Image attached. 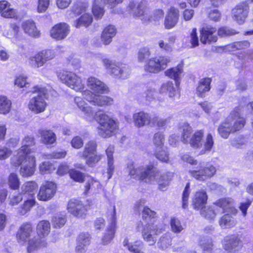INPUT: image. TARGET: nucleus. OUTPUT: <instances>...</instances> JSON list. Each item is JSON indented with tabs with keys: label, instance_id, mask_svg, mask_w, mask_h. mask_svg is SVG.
Returning a JSON list of instances; mask_svg holds the SVG:
<instances>
[{
	"label": "nucleus",
	"instance_id": "49",
	"mask_svg": "<svg viewBox=\"0 0 253 253\" xmlns=\"http://www.w3.org/2000/svg\"><path fill=\"white\" fill-rule=\"evenodd\" d=\"M55 169L56 168L49 162H43L39 166V170L42 174L50 173Z\"/></svg>",
	"mask_w": 253,
	"mask_h": 253
},
{
	"label": "nucleus",
	"instance_id": "38",
	"mask_svg": "<svg viewBox=\"0 0 253 253\" xmlns=\"http://www.w3.org/2000/svg\"><path fill=\"white\" fill-rule=\"evenodd\" d=\"M211 83V79L208 78L203 79L200 81L197 88V93L198 96L203 97L206 92L210 90Z\"/></svg>",
	"mask_w": 253,
	"mask_h": 253
},
{
	"label": "nucleus",
	"instance_id": "45",
	"mask_svg": "<svg viewBox=\"0 0 253 253\" xmlns=\"http://www.w3.org/2000/svg\"><path fill=\"white\" fill-rule=\"evenodd\" d=\"M93 20L92 15L89 13L82 15L76 22V27L79 28L81 26L87 27L90 25Z\"/></svg>",
	"mask_w": 253,
	"mask_h": 253
},
{
	"label": "nucleus",
	"instance_id": "33",
	"mask_svg": "<svg viewBox=\"0 0 253 253\" xmlns=\"http://www.w3.org/2000/svg\"><path fill=\"white\" fill-rule=\"evenodd\" d=\"M123 244L124 246L126 247L131 253H145L143 251L144 245L141 241L129 243L128 239H126L123 241Z\"/></svg>",
	"mask_w": 253,
	"mask_h": 253
},
{
	"label": "nucleus",
	"instance_id": "21",
	"mask_svg": "<svg viewBox=\"0 0 253 253\" xmlns=\"http://www.w3.org/2000/svg\"><path fill=\"white\" fill-rule=\"evenodd\" d=\"M66 73L64 74V84L76 91H81L84 88L81 79L73 73L66 72Z\"/></svg>",
	"mask_w": 253,
	"mask_h": 253
},
{
	"label": "nucleus",
	"instance_id": "16",
	"mask_svg": "<svg viewBox=\"0 0 253 253\" xmlns=\"http://www.w3.org/2000/svg\"><path fill=\"white\" fill-rule=\"evenodd\" d=\"M144 112H140L134 114L133 116V119L134 124L137 127H141L145 125L150 126L154 125L155 121L157 118Z\"/></svg>",
	"mask_w": 253,
	"mask_h": 253
},
{
	"label": "nucleus",
	"instance_id": "63",
	"mask_svg": "<svg viewBox=\"0 0 253 253\" xmlns=\"http://www.w3.org/2000/svg\"><path fill=\"white\" fill-rule=\"evenodd\" d=\"M143 219L145 221H148L149 222H152V219L156 216V213L147 207L144 208L142 211Z\"/></svg>",
	"mask_w": 253,
	"mask_h": 253
},
{
	"label": "nucleus",
	"instance_id": "57",
	"mask_svg": "<svg viewBox=\"0 0 253 253\" xmlns=\"http://www.w3.org/2000/svg\"><path fill=\"white\" fill-rule=\"evenodd\" d=\"M200 213L201 214L206 218L212 219L215 217L216 214L218 213V211H217L216 212H215L212 208L205 207L201 210Z\"/></svg>",
	"mask_w": 253,
	"mask_h": 253
},
{
	"label": "nucleus",
	"instance_id": "44",
	"mask_svg": "<svg viewBox=\"0 0 253 253\" xmlns=\"http://www.w3.org/2000/svg\"><path fill=\"white\" fill-rule=\"evenodd\" d=\"M199 244L202 249L204 253H211L213 247V244L211 239L202 237L199 240Z\"/></svg>",
	"mask_w": 253,
	"mask_h": 253
},
{
	"label": "nucleus",
	"instance_id": "47",
	"mask_svg": "<svg viewBox=\"0 0 253 253\" xmlns=\"http://www.w3.org/2000/svg\"><path fill=\"white\" fill-rule=\"evenodd\" d=\"M250 44L251 43L249 41L245 40L232 43L227 45V48L229 50L235 51L236 50H240L248 48L250 47Z\"/></svg>",
	"mask_w": 253,
	"mask_h": 253
},
{
	"label": "nucleus",
	"instance_id": "1",
	"mask_svg": "<svg viewBox=\"0 0 253 253\" xmlns=\"http://www.w3.org/2000/svg\"><path fill=\"white\" fill-rule=\"evenodd\" d=\"M50 223L48 220H41L36 226V235L33 236L34 228L33 224L29 222H24L16 233V241L20 245H26L28 253H33L47 246L46 237L50 232Z\"/></svg>",
	"mask_w": 253,
	"mask_h": 253
},
{
	"label": "nucleus",
	"instance_id": "13",
	"mask_svg": "<svg viewBox=\"0 0 253 253\" xmlns=\"http://www.w3.org/2000/svg\"><path fill=\"white\" fill-rule=\"evenodd\" d=\"M241 115H242V111L237 107L226 119L227 122L230 124L233 133L242 129L246 124L245 119L241 117Z\"/></svg>",
	"mask_w": 253,
	"mask_h": 253
},
{
	"label": "nucleus",
	"instance_id": "58",
	"mask_svg": "<svg viewBox=\"0 0 253 253\" xmlns=\"http://www.w3.org/2000/svg\"><path fill=\"white\" fill-rule=\"evenodd\" d=\"M165 141L164 135L161 132H157L154 134L153 137V143L158 149H161L164 147Z\"/></svg>",
	"mask_w": 253,
	"mask_h": 253
},
{
	"label": "nucleus",
	"instance_id": "53",
	"mask_svg": "<svg viewBox=\"0 0 253 253\" xmlns=\"http://www.w3.org/2000/svg\"><path fill=\"white\" fill-rule=\"evenodd\" d=\"M113 99L107 96H99L97 95L94 105L99 106H103L110 105L112 104Z\"/></svg>",
	"mask_w": 253,
	"mask_h": 253
},
{
	"label": "nucleus",
	"instance_id": "36",
	"mask_svg": "<svg viewBox=\"0 0 253 253\" xmlns=\"http://www.w3.org/2000/svg\"><path fill=\"white\" fill-rule=\"evenodd\" d=\"M204 132L202 130H197L191 136L188 143L194 148H201L203 145Z\"/></svg>",
	"mask_w": 253,
	"mask_h": 253
},
{
	"label": "nucleus",
	"instance_id": "43",
	"mask_svg": "<svg viewBox=\"0 0 253 253\" xmlns=\"http://www.w3.org/2000/svg\"><path fill=\"white\" fill-rule=\"evenodd\" d=\"M157 244L158 248L162 250H165L169 247L171 245V238L169 234L166 233L162 236Z\"/></svg>",
	"mask_w": 253,
	"mask_h": 253
},
{
	"label": "nucleus",
	"instance_id": "28",
	"mask_svg": "<svg viewBox=\"0 0 253 253\" xmlns=\"http://www.w3.org/2000/svg\"><path fill=\"white\" fill-rule=\"evenodd\" d=\"M173 176V173L170 172H166L159 174L157 170V174L156 178L151 181V182L156 180L159 184V188L162 191L165 190V188L169 185L170 181Z\"/></svg>",
	"mask_w": 253,
	"mask_h": 253
},
{
	"label": "nucleus",
	"instance_id": "39",
	"mask_svg": "<svg viewBox=\"0 0 253 253\" xmlns=\"http://www.w3.org/2000/svg\"><path fill=\"white\" fill-rule=\"evenodd\" d=\"M128 8L133 15L136 17L140 16L144 13V6L142 3H138L134 1H130Z\"/></svg>",
	"mask_w": 253,
	"mask_h": 253
},
{
	"label": "nucleus",
	"instance_id": "52",
	"mask_svg": "<svg viewBox=\"0 0 253 253\" xmlns=\"http://www.w3.org/2000/svg\"><path fill=\"white\" fill-rule=\"evenodd\" d=\"M192 131L193 130L191 126L188 124H184L182 128L181 137V141L184 143H188L189 142Z\"/></svg>",
	"mask_w": 253,
	"mask_h": 253
},
{
	"label": "nucleus",
	"instance_id": "2",
	"mask_svg": "<svg viewBox=\"0 0 253 253\" xmlns=\"http://www.w3.org/2000/svg\"><path fill=\"white\" fill-rule=\"evenodd\" d=\"M36 139L34 136H25L21 146L17 150L16 155L11 160V164L15 167L21 166L20 172L24 177L33 175L36 168V158L34 154L37 150Z\"/></svg>",
	"mask_w": 253,
	"mask_h": 253
},
{
	"label": "nucleus",
	"instance_id": "32",
	"mask_svg": "<svg viewBox=\"0 0 253 253\" xmlns=\"http://www.w3.org/2000/svg\"><path fill=\"white\" fill-rule=\"evenodd\" d=\"M123 244L124 246L126 247L131 253H145L143 251L144 245L141 241L129 243L128 239H126L123 241Z\"/></svg>",
	"mask_w": 253,
	"mask_h": 253
},
{
	"label": "nucleus",
	"instance_id": "4",
	"mask_svg": "<svg viewBox=\"0 0 253 253\" xmlns=\"http://www.w3.org/2000/svg\"><path fill=\"white\" fill-rule=\"evenodd\" d=\"M94 118L99 126L97 127L99 135L103 138H108L115 135L118 129V123L104 113H96Z\"/></svg>",
	"mask_w": 253,
	"mask_h": 253
},
{
	"label": "nucleus",
	"instance_id": "34",
	"mask_svg": "<svg viewBox=\"0 0 253 253\" xmlns=\"http://www.w3.org/2000/svg\"><path fill=\"white\" fill-rule=\"evenodd\" d=\"M38 189V184L34 181L25 182L22 187V193L28 194L31 198H35V192Z\"/></svg>",
	"mask_w": 253,
	"mask_h": 253
},
{
	"label": "nucleus",
	"instance_id": "17",
	"mask_svg": "<svg viewBox=\"0 0 253 253\" xmlns=\"http://www.w3.org/2000/svg\"><path fill=\"white\" fill-rule=\"evenodd\" d=\"M0 15L6 19L17 20L19 18L16 9L6 0H0Z\"/></svg>",
	"mask_w": 253,
	"mask_h": 253
},
{
	"label": "nucleus",
	"instance_id": "24",
	"mask_svg": "<svg viewBox=\"0 0 253 253\" xmlns=\"http://www.w3.org/2000/svg\"><path fill=\"white\" fill-rule=\"evenodd\" d=\"M87 85L94 94H102L108 91V88L101 81L95 77L87 79Z\"/></svg>",
	"mask_w": 253,
	"mask_h": 253
},
{
	"label": "nucleus",
	"instance_id": "42",
	"mask_svg": "<svg viewBox=\"0 0 253 253\" xmlns=\"http://www.w3.org/2000/svg\"><path fill=\"white\" fill-rule=\"evenodd\" d=\"M50 34L55 39H63V24L60 23L55 25L50 30Z\"/></svg>",
	"mask_w": 253,
	"mask_h": 253
},
{
	"label": "nucleus",
	"instance_id": "55",
	"mask_svg": "<svg viewBox=\"0 0 253 253\" xmlns=\"http://www.w3.org/2000/svg\"><path fill=\"white\" fill-rule=\"evenodd\" d=\"M68 173L70 177L76 182L82 183L84 180V174L79 170L71 169Z\"/></svg>",
	"mask_w": 253,
	"mask_h": 253
},
{
	"label": "nucleus",
	"instance_id": "41",
	"mask_svg": "<svg viewBox=\"0 0 253 253\" xmlns=\"http://www.w3.org/2000/svg\"><path fill=\"white\" fill-rule=\"evenodd\" d=\"M160 92L161 93H168L169 97L171 98H173L176 95L175 88L171 82H168L163 84L160 89Z\"/></svg>",
	"mask_w": 253,
	"mask_h": 253
},
{
	"label": "nucleus",
	"instance_id": "18",
	"mask_svg": "<svg viewBox=\"0 0 253 253\" xmlns=\"http://www.w3.org/2000/svg\"><path fill=\"white\" fill-rule=\"evenodd\" d=\"M67 208L69 212L77 217L84 218L86 215L87 210L85 206L78 200L70 201Z\"/></svg>",
	"mask_w": 253,
	"mask_h": 253
},
{
	"label": "nucleus",
	"instance_id": "35",
	"mask_svg": "<svg viewBox=\"0 0 253 253\" xmlns=\"http://www.w3.org/2000/svg\"><path fill=\"white\" fill-rule=\"evenodd\" d=\"M12 109V102L7 96L0 95V115L9 114Z\"/></svg>",
	"mask_w": 253,
	"mask_h": 253
},
{
	"label": "nucleus",
	"instance_id": "10",
	"mask_svg": "<svg viewBox=\"0 0 253 253\" xmlns=\"http://www.w3.org/2000/svg\"><path fill=\"white\" fill-rule=\"evenodd\" d=\"M55 56L53 50L46 49L38 52L30 58V64L34 68H39L44 65L48 61L52 59Z\"/></svg>",
	"mask_w": 253,
	"mask_h": 253
},
{
	"label": "nucleus",
	"instance_id": "40",
	"mask_svg": "<svg viewBox=\"0 0 253 253\" xmlns=\"http://www.w3.org/2000/svg\"><path fill=\"white\" fill-rule=\"evenodd\" d=\"M219 223L222 228H226L235 226L237 221L232 216L227 213L221 218Z\"/></svg>",
	"mask_w": 253,
	"mask_h": 253
},
{
	"label": "nucleus",
	"instance_id": "29",
	"mask_svg": "<svg viewBox=\"0 0 253 253\" xmlns=\"http://www.w3.org/2000/svg\"><path fill=\"white\" fill-rule=\"evenodd\" d=\"M117 33V29L113 25H109L106 26L102 31L101 39L103 43L105 45H108L112 41V39Z\"/></svg>",
	"mask_w": 253,
	"mask_h": 253
},
{
	"label": "nucleus",
	"instance_id": "59",
	"mask_svg": "<svg viewBox=\"0 0 253 253\" xmlns=\"http://www.w3.org/2000/svg\"><path fill=\"white\" fill-rule=\"evenodd\" d=\"M157 91L152 88H149L143 93V96L145 100L149 102L155 100L157 97Z\"/></svg>",
	"mask_w": 253,
	"mask_h": 253
},
{
	"label": "nucleus",
	"instance_id": "5",
	"mask_svg": "<svg viewBox=\"0 0 253 253\" xmlns=\"http://www.w3.org/2000/svg\"><path fill=\"white\" fill-rule=\"evenodd\" d=\"M127 169L129 175L133 178L140 179L146 182H151L157 174V168L152 166L136 168L133 164L130 163L127 166Z\"/></svg>",
	"mask_w": 253,
	"mask_h": 253
},
{
	"label": "nucleus",
	"instance_id": "8",
	"mask_svg": "<svg viewBox=\"0 0 253 253\" xmlns=\"http://www.w3.org/2000/svg\"><path fill=\"white\" fill-rule=\"evenodd\" d=\"M97 143L95 141H89L85 146L81 157L86 160V164L93 167L101 159V155L96 153Z\"/></svg>",
	"mask_w": 253,
	"mask_h": 253
},
{
	"label": "nucleus",
	"instance_id": "27",
	"mask_svg": "<svg viewBox=\"0 0 253 253\" xmlns=\"http://www.w3.org/2000/svg\"><path fill=\"white\" fill-rule=\"evenodd\" d=\"M41 142L45 145H50L54 144L56 140L55 134L52 130L46 129L39 130Z\"/></svg>",
	"mask_w": 253,
	"mask_h": 253
},
{
	"label": "nucleus",
	"instance_id": "25",
	"mask_svg": "<svg viewBox=\"0 0 253 253\" xmlns=\"http://www.w3.org/2000/svg\"><path fill=\"white\" fill-rule=\"evenodd\" d=\"M179 11L177 9L171 7L165 20V27L167 29L173 28L178 20Z\"/></svg>",
	"mask_w": 253,
	"mask_h": 253
},
{
	"label": "nucleus",
	"instance_id": "26",
	"mask_svg": "<svg viewBox=\"0 0 253 253\" xmlns=\"http://www.w3.org/2000/svg\"><path fill=\"white\" fill-rule=\"evenodd\" d=\"M208 197L205 191L197 192L193 199L192 206L197 210H201L205 207Z\"/></svg>",
	"mask_w": 253,
	"mask_h": 253
},
{
	"label": "nucleus",
	"instance_id": "11",
	"mask_svg": "<svg viewBox=\"0 0 253 253\" xmlns=\"http://www.w3.org/2000/svg\"><path fill=\"white\" fill-rule=\"evenodd\" d=\"M57 185L53 181H45L41 186L37 194L38 199L40 201L50 200L55 194Z\"/></svg>",
	"mask_w": 253,
	"mask_h": 253
},
{
	"label": "nucleus",
	"instance_id": "15",
	"mask_svg": "<svg viewBox=\"0 0 253 253\" xmlns=\"http://www.w3.org/2000/svg\"><path fill=\"white\" fill-rule=\"evenodd\" d=\"M124 0H94L92 6V13L96 19H100L104 13L103 7L99 4L103 2L110 8L115 7L117 5L122 3Z\"/></svg>",
	"mask_w": 253,
	"mask_h": 253
},
{
	"label": "nucleus",
	"instance_id": "62",
	"mask_svg": "<svg viewBox=\"0 0 253 253\" xmlns=\"http://www.w3.org/2000/svg\"><path fill=\"white\" fill-rule=\"evenodd\" d=\"M214 141L212 136L211 133L208 134L204 143V150H202L201 154H205L206 151H210L213 145Z\"/></svg>",
	"mask_w": 253,
	"mask_h": 253
},
{
	"label": "nucleus",
	"instance_id": "23",
	"mask_svg": "<svg viewBox=\"0 0 253 253\" xmlns=\"http://www.w3.org/2000/svg\"><path fill=\"white\" fill-rule=\"evenodd\" d=\"M90 235L88 233H80L77 239L76 253H85L87 251V247L90 243Z\"/></svg>",
	"mask_w": 253,
	"mask_h": 253
},
{
	"label": "nucleus",
	"instance_id": "61",
	"mask_svg": "<svg viewBox=\"0 0 253 253\" xmlns=\"http://www.w3.org/2000/svg\"><path fill=\"white\" fill-rule=\"evenodd\" d=\"M151 55L150 51L148 47L141 48L138 51L137 58L140 62H142L148 59Z\"/></svg>",
	"mask_w": 253,
	"mask_h": 253
},
{
	"label": "nucleus",
	"instance_id": "37",
	"mask_svg": "<svg viewBox=\"0 0 253 253\" xmlns=\"http://www.w3.org/2000/svg\"><path fill=\"white\" fill-rule=\"evenodd\" d=\"M240 243L237 237L234 235L227 236L224 239V248L225 250L230 251L239 246Z\"/></svg>",
	"mask_w": 253,
	"mask_h": 253
},
{
	"label": "nucleus",
	"instance_id": "30",
	"mask_svg": "<svg viewBox=\"0 0 253 253\" xmlns=\"http://www.w3.org/2000/svg\"><path fill=\"white\" fill-rule=\"evenodd\" d=\"M22 28L25 33L34 38H38L40 36V31L38 30L36 23L33 20L28 19L22 24Z\"/></svg>",
	"mask_w": 253,
	"mask_h": 253
},
{
	"label": "nucleus",
	"instance_id": "60",
	"mask_svg": "<svg viewBox=\"0 0 253 253\" xmlns=\"http://www.w3.org/2000/svg\"><path fill=\"white\" fill-rule=\"evenodd\" d=\"M235 29L227 27H223L218 30V35L220 37H225L235 35L238 34Z\"/></svg>",
	"mask_w": 253,
	"mask_h": 253
},
{
	"label": "nucleus",
	"instance_id": "7",
	"mask_svg": "<svg viewBox=\"0 0 253 253\" xmlns=\"http://www.w3.org/2000/svg\"><path fill=\"white\" fill-rule=\"evenodd\" d=\"M101 59L104 65L111 75L122 79H126L130 75L131 70L127 65L121 62H115L103 57Z\"/></svg>",
	"mask_w": 253,
	"mask_h": 253
},
{
	"label": "nucleus",
	"instance_id": "12",
	"mask_svg": "<svg viewBox=\"0 0 253 253\" xmlns=\"http://www.w3.org/2000/svg\"><path fill=\"white\" fill-rule=\"evenodd\" d=\"M215 172L216 169L213 166H204L202 164H200L196 169L189 171L191 176L200 181H204L212 177Z\"/></svg>",
	"mask_w": 253,
	"mask_h": 253
},
{
	"label": "nucleus",
	"instance_id": "19",
	"mask_svg": "<svg viewBox=\"0 0 253 253\" xmlns=\"http://www.w3.org/2000/svg\"><path fill=\"white\" fill-rule=\"evenodd\" d=\"M116 211L115 206H114L113 211L111 217V223L109 225L102 237V243L104 245H107L114 237L116 229Z\"/></svg>",
	"mask_w": 253,
	"mask_h": 253
},
{
	"label": "nucleus",
	"instance_id": "54",
	"mask_svg": "<svg viewBox=\"0 0 253 253\" xmlns=\"http://www.w3.org/2000/svg\"><path fill=\"white\" fill-rule=\"evenodd\" d=\"M36 200L35 198H32L31 199L27 200L20 207V212L21 214H25L30 211L32 208L35 206Z\"/></svg>",
	"mask_w": 253,
	"mask_h": 253
},
{
	"label": "nucleus",
	"instance_id": "22",
	"mask_svg": "<svg viewBox=\"0 0 253 253\" xmlns=\"http://www.w3.org/2000/svg\"><path fill=\"white\" fill-rule=\"evenodd\" d=\"M214 205L221 209L220 213L229 212L232 214H236L238 211L234 207V201L230 198H225L219 199Z\"/></svg>",
	"mask_w": 253,
	"mask_h": 253
},
{
	"label": "nucleus",
	"instance_id": "20",
	"mask_svg": "<svg viewBox=\"0 0 253 253\" xmlns=\"http://www.w3.org/2000/svg\"><path fill=\"white\" fill-rule=\"evenodd\" d=\"M216 29L213 27L205 26L200 30V41L204 44L214 42L217 40V37L214 35Z\"/></svg>",
	"mask_w": 253,
	"mask_h": 253
},
{
	"label": "nucleus",
	"instance_id": "14",
	"mask_svg": "<svg viewBox=\"0 0 253 253\" xmlns=\"http://www.w3.org/2000/svg\"><path fill=\"white\" fill-rule=\"evenodd\" d=\"M249 6L247 1L240 2L232 10V16L239 24L246 20L249 13Z\"/></svg>",
	"mask_w": 253,
	"mask_h": 253
},
{
	"label": "nucleus",
	"instance_id": "9",
	"mask_svg": "<svg viewBox=\"0 0 253 253\" xmlns=\"http://www.w3.org/2000/svg\"><path fill=\"white\" fill-rule=\"evenodd\" d=\"M170 59L165 56L152 58L147 60L144 66L145 70L151 73H158L165 69Z\"/></svg>",
	"mask_w": 253,
	"mask_h": 253
},
{
	"label": "nucleus",
	"instance_id": "64",
	"mask_svg": "<svg viewBox=\"0 0 253 253\" xmlns=\"http://www.w3.org/2000/svg\"><path fill=\"white\" fill-rule=\"evenodd\" d=\"M27 80V77L26 76L19 75L16 77L14 80V84L20 88H23L29 84Z\"/></svg>",
	"mask_w": 253,
	"mask_h": 253
},
{
	"label": "nucleus",
	"instance_id": "3",
	"mask_svg": "<svg viewBox=\"0 0 253 253\" xmlns=\"http://www.w3.org/2000/svg\"><path fill=\"white\" fill-rule=\"evenodd\" d=\"M31 93L38 94L29 100L28 104L29 109L37 114L43 112L47 106L46 102L48 99L47 89L45 87L36 85L33 87Z\"/></svg>",
	"mask_w": 253,
	"mask_h": 253
},
{
	"label": "nucleus",
	"instance_id": "46",
	"mask_svg": "<svg viewBox=\"0 0 253 253\" xmlns=\"http://www.w3.org/2000/svg\"><path fill=\"white\" fill-rule=\"evenodd\" d=\"M230 125L226 120L218 127V131L222 137L227 138L231 133H233Z\"/></svg>",
	"mask_w": 253,
	"mask_h": 253
},
{
	"label": "nucleus",
	"instance_id": "31",
	"mask_svg": "<svg viewBox=\"0 0 253 253\" xmlns=\"http://www.w3.org/2000/svg\"><path fill=\"white\" fill-rule=\"evenodd\" d=\"M183 72V66L181 64H178L176 67L171 68L166 70L165 72L166 76L169 78L173 79L178 86L179 84V79Z\"/></svg>",
	"mask_w": 253,
	"mask_h": 253
},
{
	"label": "nucleus",
	"instance_id": "56",
	"mask_svg": "<svg viewBox=\"0 0 253 253\" xmlns=\"http://www.w3.org/2000/svg\"><path fill=\"white\" fill-rule=\"evenodd\" d=\"M170 224L171 230L175 233H180L184 229L183 225L178 218H172Z\"/></svg>",
	"mask_w": 253,
	"mask_h": 253
},
{
	"label": "nucleus",
	"instance_id": "48",
	"mask_svg": "<svg viewBox=\"0 0 253 253\" xmlns=\"http://www.w3.org/2000/svg\"><path fill=\"white\" fill-rule=\"evenodd\" d=\"M155 156L157 159L162 162L168 163L169 160V154L167 148L162 147L161 149L156 148Z\"/></svg>",
	"mask_w": 253,
	"mask_h": 253
},
{
	"label": "nucleus",
	"instance_id": "51",
	"mask_svg": "<svg viewBox=\"0 0 253 253\" xmlns=\"http://www.w3.org/2000/svg\"><path fill=\"white\" fill-rule=\"evenodd\" d=\"M99 185V182L97 180H95L92 177H87V179L86 181L85 185L84 186L85 189L84 193L85 194H87L91 188H97Z\"/></svg>",
	"mask_w": 253,
	"mask_h": 253
},
{
	"label": "nucleus",
	"instance_id": "6",
	"mask_svg": "<svg viewBox=\"0 0 253 253\" xmlns=\"http://www.w3.org/2000/svg\"><path fill=\"white\" fill-rule=\"evenodd\" d=\"M138 231L142 232L143 238L145 241L149 243L150 246L154 245L156 243L155 235L162 232V229L158 227L156 222H149L148 221H139L136 226Z\"/></svg>",
	"mask_w": 253,
	"mask_h": 253
},
{
	"label": "nucleus",
	"instance_id": "50",
	"mask_svg": "<svg viewBox=\"0 0 253 253\" xmlns=\"http://www.w3.org/2000/svg\"><path fill=\"white\" fill-rule=\"evenodd\" d=\"M8 182L9 188L12 190H18L20 187V181L17 175L15 173H11L8 178Z\"/></svg>",
	"mask_w": 253,
	"mask_h": 253
}]
</instances>
